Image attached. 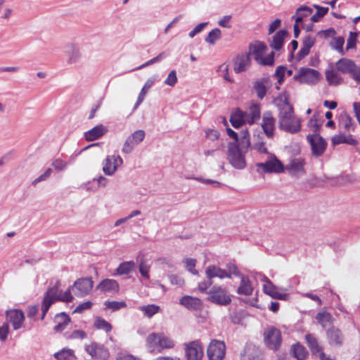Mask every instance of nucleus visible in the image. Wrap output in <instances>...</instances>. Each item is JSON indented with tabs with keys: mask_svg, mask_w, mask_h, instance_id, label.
<instances>
[{
	"mask_svg": "<svg viewBox=\"0 0 360 360\" xmlns=\"http://www.w3.org/2000/svg\"><path fill=\"white\" fill-rule=\"evenodd\" d=\"M278 109V127L281 130L290 134H295L301 129V120L294 114L292 105L288 98L280 95L275 101Z\"/></svg>",
	"mask_w": 360,
	"mask_h": 360,
	"instance_id": "nucleus-1",
	"label": "nucleus"
},
{
	"mask_svg": "<svg viewBox=\"0 0 360 360\" xmlns=\"http://www.w3.org/2000/svg\"><path fill=\"white\" fill-rule=\"evenodd\" d=\"M147 349L153 352L155 349L161 352L164 349H169L174 347V341L166 336L163 333H152L149 334L146 340Z\"/></svg>",
	"mask_w": 360,
	"mask_h": 360,
	"instance_id": "nucleus-2",
	"label": "nucleus"
},
{
	"mask_svg": "<svg viewBox=\"0 0 360 360\" xmlns=\"http://www.w3.org/2000/svg\"><path fill=\"white\" fill-rule=\"evenodd\" d=\"M248 52L247 54L253 56L255 61L261 65H272L274 63V53L271 52L267 56L264 57V55L267 49L266 44L259 41H255L249 45Z\"/></svg>",
	"mask_w": 360,
	"mask_h": 360,
	"instance_id": "nucleus-3",
	"label": "nucleus"
},
{
	"mask_svg": "<svg viewBox=\"0 0 360 360\" xmlns=\"http://www.w3.org/2000/svg\"><path fill=\"white\" fill-rule=\"evenodd\" d=\"M60 285V281H57L54 285L49 286L46 291L44 292V295L49 297L51 300L52 303L57 301H60L63 302H70L73 300V296L71 294V290H73V288H70V286L67 289L66 291L63 292L60 290L59 288Z\"/></svg>",
	"mask_w": 360,
	"mask_h": 360,
	"instance_id": "nucleus-4",
	"label": "nucleus"
},
{
	"mask_svg": "<svg viewBox=\"0 0 360 360\" xmlns=\"http://www.w3.org/2000/svg\"><path fill=\"white\" fill-rule=\"evenodd\" d=\"M207 295V300L218 305L227 306L231 302V296L226 289L219 285L212 286Z\"/></svg>",
	"mask_w": 360,
	"mask_h": 360,
	"instance_id": "nucleus-5",
	"label": "nucleus"
},
{
	"mask_svg": "<svg viewBox=\"0 0 360 360\" xmlns=\"http://www.w3.org/2000/svg\"><path fill=\"white\" fill-rule=\"evenodd\" d=\"M244 151L240 150L236 143H229L228 146V158L231 165L238 169H243L245 165Z\"/></svg>",
	"mask_w": 360,
	"mask_h": 360,
	"instance_id": "nucleus-6",
	"label": "nucleus"
},
{
	"mask_svg": "<svg viewBox=\"0 0 360 360\" xmlns=\"http://www.w3.org/2000/svg\"><path fill=\"white\" fill-rule=\"evenodd\" d=\"M294 79L300 83L314 85L321 79L319 71L309 68H300L298 72L294 75Z\"/></svg>",
	"mask_w": 360,
	"mask_h": 360,
	"instance_id": "nucleus-7",
	"label": "nucleus"
},
{
	"mask_svg": "<svg viewBox=\"0 0 360 360\" xmlns=\"http://www.w3.org/2000/svg\"><path fill=\"white\" fill-rule=\"evenodd\" d=\"M64 54L68 65H76L81 63L83 58L80 46L75 42H70L65 45Z\"/></svg>",
	"mask_w": 360,
	"mask_h": 360,
	"instance_id": "nucleus-8",
	"label": "nucleus"
},
{
	"mask_svg": "<svg viewBox=\"0 0 360 360\" xmlns=\"http://www.w3.org/2000/svg\"><path fill=\"white\" fill-rule=\"evenodd\" d=\"M264 341L269 349L277 350L282 342L281 331L273 326L266 328L264 332Z\"/></svg>",
	"mask_w": 360,
	"mask_h": 360,
	"instance_id": "nucleus-9",
	"label": "nucleus"
},
{
	"mask_svg": "<svg viewBox=\"0 0 360 360\" xmlns=\"http://www.w3.org/2000/svg\"><path fill=\"white\" fill-rule=\"evenodd\" d=\"M84 349L94 360H107L110 356L108 349L104 345L96 342L86 345Z\"/></svg>",
	"mask_w": 360,
	"mask_h": 360,
	"instance_id": "nucleus-10",
	"label": "nucleus"
},
{
	"mask_svg": "<svg viewBox=\"0 0 360 360\" xmlns=\"http://www.w3.org/2000/svg\"><path fill=\"white\" fill-rule=\"evenodd\" d=\"M256 167L265 173H281L285 169L283 163L274 155H269L266 161L257 163Z\"/></svg>",
	"mask_w": 360,
	"mask_h": 360,
	"instance_id": "nucleus-11",
	"label": "nucleus"
},
{
	"mask_svg": "<svg viewBox=\"0 0 360 360\" xmlns=\"http://www.w3.org/2000/svg\"><path fill=\"white\" fill-rule=\"evenodd\" d=\"M146 133L142 129H139L134 131L125 140L122 148V152L124 154L131 153L136 146L142 142L145 138Z\"/></svg>",
	"mask_w": 360,
	"mask_h": 360,
	"instance_id": "nucleus-12",
	"label": "nucleus"
},
{
	"mask_svg": "<svg viewBox=\"0 0 360 360\" xmlns=\"http://www.w3.org/2000/svg\"><path fill=\"white\" fill-rule=\"evenodd\" d=\"M94 281L91 277L80 278L75 281L70 288H73L74 293L77 297H83L87 295L92 290Z\"/></svg>",
	"mask_w": 360,
	"mask_h": 360,
	"instance_id": "nucleus-13",
	"label": "nucleus"
},
{
	"mask_svg": "<svg viewBox=\"0 0 360 360\" xmlns=\"http://www.w3.org/2000/svg\"><path fill=\"white\" fill-rule=\"evenodd\" d=\"M226 346L224 342L214 340L211 341L207 349L210 360H222L225 355Z\"/></svg>",
	"mask_w": 360,
	"mask_h": 360,
	"instance_id": "nucleus-14",
	"label": "nucleus"
},
{
	"mask_svg": "<svg viewBox=\"0 0 360 360\" xmlns=\"http://www.w3.org/2000/svg\"><path fill=\"white\" fill-rule=\"evenodd\" d=\"M123 163V160L120 155H108L103 162L102 170L105 174L113 175L117 169V167Z\"/></svg>",
	"mask_w": 360,
	"mask_h": 360,
	"instance_id": "nucleus-15",
	"label": "nucleus"
},
{
	"mask_svg": "<svg viewBox=\"0 0 360 360\" xmlns=\"http://www.w3.org/2000/svg\"><path fill=\"white\" fill-rule=\"evenodd\" d=\"M307 140L311 145L313 155L319 157L326 150L327 143L322 137L318 135H309Z\"/></svg>",
	"mask_w": 360,
	"mask_h": 360,
	"instance_id": "nucleus-16",
	"label": "nucleus"
},
{
	"mask_svg": "<svg viewBox=\"0 0 360 360\" xmlns=\"http://www.w3.org/2000/svg\"><path fill=\"white\" fill-rule=\"evenodd\" d=\"M185 352L187 360H202L203 356L202 347L197 340L186 344Z\"/></svg>",
	"mask_w": 360,
	"mask_h": 360,
	"instance_id": "nucleus-17",
	"label": "nucleus"
},
{
	"mask_svg": "<svg viewBox=\"0 0 360 360\" xmlns=\"http://www.w3.org/2000/svg\"><path fill=\"white\" fill-rule=\"evenodd\" d=\"M276 120L273 117L272 112L266 111L263 113L262 128L264 133L268 138H272L274 134Z\"/></svg>",
	"mask_w": 360,
	"mask_h": 360,
	"instance_id": "nucleus-18",
	"label": "nucleus"
},
{
	"mask_svg": "<svg viewBox=\"0 0 360 360\" xmlns=\"http://www.w3.org/2000/svg\"><path fill=\"white\" fill-rule=\"evenodd\" d=\"M304 165L305 161L304 158H294L290 160L286 166V169L290 174L298 176L305 174Z\"/></svg>",
	"mask_w": 360,
	"mask_h": 360,
	"instance_id": "nucleus-19",
	"label": "nucleus"
},
{
	"mask_svg": "<svg viewBox=\"0 0 360 360\" xmlns=\"http://www.w3.org/2000/svg\"><path fill=\"white\" fill-rule=\"evenodd\" d=\"M251 65V59L249 54L243 53L236 57L233 62V70L236 73L246 71Z\"/></svg>",
	"mask_w": 360,
	"mask_h": 360,
	"instance_id": "nucleus-20",
	"label": "nucleus"
},
{
	"mask_svg": "<svg viewBox=\"0 0 360 360\" xmlns=\"http://www.w3.org/2000/svg\"><path fill=\"white\" fill-rule=\"evenodd\" d=\"M6 316L12 324L14 330H18L22 327L25 320L24 313L20 309H12L7 311Z\"/></svg>",
	"mask_w": 360,
	"mask_h": 360,
	"instance_id": "nucleus-21",
	"label": "nucleus"
},
{
	"mask_svg": "<svg viewBox=\"0 0 360 360\" xmlns=\"http://www.w3.org/2000/svg\"><path fill=\"white\" fill-rule=\"evenodd\" d=\"M356 68V65L354 61L346 58H340L335 63V68L338 71L342 74H349L350 76H352Z\"/></svg>",
	"mask_w": 360,
	"mask_h": 360,
	"instance_id": "nucleus-22",
	"label": "nucleus"
},
{
	"mask_svg": "<svg viewBox=\"0 0 360 360\" xmlns=\"http://www.w3.org/2000/svg\"><path fill=\"white\" fill-rule=\"evenodd\" d=\"M326 336L328 343L331 346L340 347L342 345L344 335L340 329L335 327L328 329L326 332Z\"/></svg>",
	"mask_w": 360,
	"mask_h": 360,
	"instance_id": "nucleus-23",
	"label": "nucleus"
},
{
	"mask_svg": "<svg viewBox=\"0 0 360 360\" xmlns=\"http://www.w3.org/2000/svg\"><path fill=\"white\" fill-rule=\"evenodd\" d=\"M241 360H262L260 349L253 345H247L243 352L240 354Z\"/></svg>",
	"mask_w": 360,
	"mask_h": 360,
	"instance_id": "nucleus-24",
	"label": "nucleus"
},
{
	"mask_svg": "<svg viewBox=\"0 0 360 360\" xmlns=\"http://www.w3.org/2000/svg\"><path fill=\"white\" fill-rule=\"evenodd\" d=\"M316 37L310 34L306 35L302 42V47L297 53V60H301L306 57L310 52V49L316 43Z\"/></svg>",
	"mask_w": 360,
	"mask_h": 360,
	"instance_id": "nucleus-25",
	"label": "nucleus"
},
{
	"mask_svg": "<svg viewBox=\"0 0 360 360\" xmlns=\"http://www.w3.org/2000/svg\"><path fill=\"white\" fill-rule=\"evenodd\" d=\"M108 132V128L103 124H98L84 132V137L87 141H94L104 136Z\"/></svg>",
	"mask_w": 360,
	"mask_h": 360,
	"instance_id": "nucleus-26",
	"label": "nucleus"
},
{
	"mask_svg": "<svg viewBox=\"0 0 360 360\" xmlns=\"http://www.w3.org/2000/svg\"><path fill=\"white\" fill-rule=\"evenodd\" d=\"M205 275L207 279L212 280L214 278L223 279L224 278H231L230 274L225 269H222L216 265H210L205 269Z\"/></svg>",
	"mask_w": 360,
	"mask_h": 360,
	"instance_id": "nucleus-27",
	"label": "nucleus"
},
{
	"mask_svg": "<svg viewBox=\"0 0 360 360\" xmlns=\"http://www.w3.org/2000/svg\"><path fill=\"white\" fill-rule=\"evenodd\" d=\"M179 303L188 309L198 310L202 307V302L200 299L192 296L185 295L182 297Z\"/></svg>",
	"mask_w": 360,
	"mask_h": 360,
	"instance_id": "nucleus-28",
	"label": "nucleus"
},
{
	"mask_svg": "<svg viewBox=\"0 0 360 360\" xmlns=\"http://www.w3.org/2000/svg\"><path fill=\"white\" fill-rule=\"evenodd\" d=\"M246 112L237 108L233 112L230 116V122L234 128H239L244 124L248 123V120L245 117Z\"/></svg>",
	"mask_w": 360,
	"mask_h": 360,
	"instance_id": "nucleus-29",
	"label": "nucleus"
},
{
	"mask_svg": "<svg viewBox=\"0 0 360 360\" xmlns=\"http://www.w3.org/2000/svg\"><path fill=\"white\" fill-rule=\"evenodd\" d=\"M269 83L268 77L261 78L254 82L253 88L258 98L262 100L264 98L266 94L267 87Z\"/></svg>",
	"mask_w": 360,
	"mask_h": 360,
	"instance_id": "nucleus-30",
	"label": "nucleus"
},
{
	"mask_svg": "<svg viewBox=\"0 0 360 360\" xmlns=\"http://www.w3.org/2000/svg\"><path fill=\"white\" fill-rule=\"evenodd\" d=\"M246 112V119L248 124H252L258 121L261 117V107L259 104L252 103Z\"/></svg>",
	"mask_w": 360,
	"mask_h": 360,
	"instance_id": "nucleus-31",
	"label": "nucleus"
},
{
	"mask_svg": "<svg viewBox=\"0 0 360 360\" xmlns=\"http://www.w3.org/2000/svg\"><path fill=\"white\" fill-rule=\"evenodd\" d=\"M288 31L281 30L277 32L272 37V40L269 42L271 49L279 51L282 49L285 37L288 35Z\"/></svg>",
	"mask_w": 360,
	"mask_h": 360,
	"instance_id": "nucleus-32",
	"label": "nucleus"
},
{
	"mask_svg": "<svg viewBox=\"0 0 360 360\" xmlns=\"http://www.w3.org/2000/svg\"><path fill=\"white\" fill-rule=\"evenodd\" d=\"M70 316L65 312L56 314L54 318V322L56 323L53 328L54 331L57 333L63 331L70 323Z\"/></svg>",
	"mask_w": 360,
	"mask_h": 360,
	"instance_id": "nucleus-33",
	"label": "nucleus"
},
{
	"mask_svg": "<svg viewBox=\"0 0 360 360\" xmlns=\"http://www.w3.org/2000/svg\"><path fill=\"white\" fill-rule=\"evenodd\" d=\"M97 288L105 292H117L119 290V284L114 279L106 278L98 285Z\"/></svg>",
	"mask_w": 360,
	"mask_h": 360,
	"instance_id": "nucleus-34",
	"label": "nucleus"
},
{
	"mask_svg": "<svg viewBox=\"0 0 360 360\" xmlns=\"http://www.w3.org/2000/svg\"><path fill=\"white\" fill-rule=\"evenodd\" d=\"M252 292L253 288L249 278L247 276L242 275L240 285L237 289L238 294L249 296L252 295Z\"/></svg>",
	"mask_w": 360,
	"mask_h": 360,
	"instance_id": "nucleus-35",
	"label": "nucleus"
},
{
	"mask_svg": "<svg viewBox=\"0 0 360 360\" xmlns=\"http://www.w3.org/2000/svg\"><path fill=\"white\" fill-rule=\"evenodd\" d=\"M305 341L307 346L313 354H317L322 352V347L320 346L319 341L314 334L308 333L305 335Z\"/></svg>",
	"mask_w": 360,
	"mask_h": 360,
	"instance_id": "nucleus-36",
	"label": "nucleus"
},
{
	"mask_svg": "<svg viewBox=\"0 0 360 360\" xmlns=\"http://www.w3.org/2000/svg\"><path fill=\"white\" fill-rule=\"evenodd\" d=\"M338 72L337 69L334 70L333 68L326 70V79L330 85H339L342 82L343 79Z\"/></svg>",
	"mask_w": 360,
	"mask_h": 360,
	"instance_id": "nucleus-37",
	"label": "nucleus"
},
{
	"mask_svg": "<svg viewBox=\"0 0 360 360\" xmlns=\"http://www.w3.org/2000/svg\"><path fill=\"white\" fill-rule=\"evenodd\" d=\"M155 78H149L145 82L143 88L141 89V90L138 96L137 101L134 106V110H135L141 105V103L143 101L148 91L153 85V84L155 83Z\"/></svg>",
	"mask_w": 360,
	"mask_h": 360,
	"instance_id": "nucleus-38",
	"label": "nucleus"
},
{
	"mask_svg": "<svg viewBox=\"0 0 360 360\" xmlns=\"http://www.w3.org/2000/svg\"><path fill=\"white\" fill-rule=\"evenodd\" d=\"M313 13V9L307 6H301L296 10L295 15L292 16L295 18L296 23L302 22L304 19L309 17Z\"/></svg>",
	"mask_w": 360,
	"mask_h": 360,
	"instance_id": "nucleus-39",
	"label": "nucleus"
},
{
	"mask_svg": "<svg viewBox=\"0 0 360 360\" xmlns=\"http://www.w3.org/2000/svg\"><path fill=\"white\" fill-rule=\"evenodd\" d=\"M56 360H76L77 356L73 349L63 348L53 354Z\"/></svg>",
	"mask_w": 360,
	"mask_h": 360,
	"instance_id": "nucleus-40",
	"label": "nucleus"
},
{
	"mask_svg": "<svg viewBox=\"0 0 360 360\" xmlns=\"http://www.w3.org/2000/svg\"><path fill=\"white\" fill-rule=\"evenodd\" d=\"M339 126L346 131H350L354 129V122L352 118L347 114L340 115Z\"/></svg>",
	"mask_w": 360,
	"mask_h": 360,
	"instance_id": "nucleus-41",
	"label": "nucleus"
},
{
	"mask_svg": "<svg viewBox=\"0 0 360 360\" xmlns=\"http://www.w3.org/2000/svg\"><path fill=\"white\" fill-rule=\"evenodd\" d=\"M291 352L292 356L297 360H304L308 355V352L306 348L300 343L292 346Z\"/></svg>",
	"mask_w": 360,
	"mask_h": 360,
	"instance_id": "nucleus-42",
	"label": "nucleus"
},
{
	"mask_svg": "<svg viewBox=\"0 0 360 360\" xmlns=\"http://www.w3.org/2000/svg\"><path fill=\"white\" fill-rule=\"evenodd\" d=\"M316 319L323 328H326L333 323V317L327 311L319 312L316 316Z\"/></svg>",
	"mask_w": 360,
	"mask_h": 360,
	"instance_id": "nucleus-43",
	"label": "nucleus"
},
{
	"mask_svg": "<svg viewBox=\"0 0 360 360\" xmlns=\"http://www.w3.org/2000/svg\"><path fill=\"white\" fill-rule=\"evenodd\" d=\"M135 269V263L133 261L122 262L116 269L118 275L128 274Z\"/></svg>",
	"mask_w": 360,
	"mask_h": 360,
	"instance_id": "nucleus-44",
	"label": "nucleus"
},
{
	"mask_svg": "<svg viewBox=\"0 0 360 360\" xmlns=\"http://www.w3.org/2000/svg\"><path fill=\"white\" fill-rule=\"evenodd\" d=\"M261 280L265 282L263 285V290L264 293L273 297L276 292H277V287L274 285L266 276L263 275Z\"/></svg>",
	"mask_w": 360,
	"mask_h": 360,
	"instance_id": "nucleus-45",
	"label": "nucleus"
},
{
	"mask_svg": "<svg viewBox=\"0 0 360 360\" xmlns=\"http://www.w3.org/2000/svg\"><path fill=\"white\" fill-rule=\"evenodd\" d=\"M108 182V179L106 177L103 176H100L98 178H95L93 179V184H96V186L94 187H90V184H91L92 182H88L86 184V188L88 191H96L99 187H105Z\"/></svg>",
	"mask_w": 360,
	"mask_h": 360,
	"instance_id": "nucleus-46",
	"label": "nucleus"
},
{
	"mask_svg": "<svg viewBox=\"0 0 360 360\" xmlns=\"http://www.w3.org/2000/svg\"><path fill=\"white\" fill-rule=\"evenodd\" d=\"M139 309L148 318H151L160 311V307L155 304L143 305L139 307Z\"/></svg>",
	"mask_w": 360,
	"mask_h": 360,
	"instance_id": "nucleus-47",
	"label": "nucleus"
},
{
	"mask_svg": "<svg viewBox=\"0 0 360 360\" xmlns=\"http://www.w3.org/2000/svg\"><path fill=\"white\" fill-rule=\"evenodd\" d=\"M345 43V39L342 37H333L330 45L333 49L338 51L341 55H345V51L343 50V45Z\"/></svg>",
	"mask_w": 360,
	"mask_h": 360,
	"instance_id": "nucleus-48",
	"label": "nucleus"
},
{
	"mask_svg": "<svg viewBox=\"0 0 360 360\" xmlns=\"http://www.w3.org/2000/svg\"><path fill=\"white\" fill-rule=\"evenodd\" d=\"M94 327L98 330H103L107 333L112 330V326L110 323L99 316L95 319Z\"/></svg>",
	"mask_w": 360,
	"mask_h": 360,
	"instance_id": "nucleus-49",
	"label": "nucleus"
},
{
	"mask_svg": "<svg viewBox=\"0 0 360 360\" xmlns=\"http://www.w3.org/2000/svg\"><path fill=\"white\" fill-rule=\"evenodd\" d=\"M105 309H110L112 311H117L122 308L127 307V304L124 301H105L104 302Z\"/></svg>",
	"mask_w": 360,
	"mask_h": 360,
	"instance_id": "nucleus-50",
	"label": "nucleus"
},
{
	"mask_svg": "<svg viewBox=\"0 0 360 360\" xmlns=\"http://www.w3.org/2000/svg\"><path fill=\"white\" fill-rule=\"evenodd\" d=\"M221 30L218 28H214L208 33V35L207 36L205 40L210 44L213 45L215 44L217 40L221 38Z\"/></svg>",
	"mask_w": 360,
	"mask_h": 360,
	"instance_id": "nucleus-51",
	"label": "nucleus"
},
{
	"mask_svg": "<svg viewBox=\"0 0 360 360\" xmlns=\"http://www.w3.org/2000/svg\"><path fill=\"white\" fill-rule=\"evenodd\" d=\"M314 7L316 8V13L311 17V20L312 22H318L320 19L327 14L328 11V8L322 7L318 5H315Z\"/></svg>",
	"mask_w": 360,
	"mask_h": 360,
	"instance_id": "nucleus-52",
	"label": "nucleus"
},
{
	"mask_svg": "<svg viewBox=\"0 0 360 360\" xmlns=\"http://www.w3.org/2000/svg\"><path fill=\"white\" fill-rule=\"evenodd\" d=\"M53 304L51 300L47 296L44 295L43 300L41 302V316L40 319L42 321L44 319L46 313L48 312L49 308Z\"/></svg>",
	"mask_w": 360,
	"mask_h": 360,
	"instance_id": "nucleus-53",
	"label": "nucleus"
},
{
	"mask_svg": "<svg viewBox=\"0 0 360 360\" xmlns=\"http://www.w3.org/2000/svg\"><path fill=\"white\" fill-rule=\"evenodd\" d=\"M186 269L193 275H198V271L195 269L196 260L193 258H186L184 261Z\"/></svg>",
	"mask_w": 360,
	"mask_h": 360,
	"instance_id": "nucleus-54",
	"label": "nucleus"
},
{
	"mask_svg": "<svg viewBox=\"0 0 360 360\" xmlns=\"http://www.w3.org/2000/svg\"><path fill=\"white\" fill-rule=\"evenodd\" d=\"M167 54L165 52H161L160 53H159L156 57L149 60L148 61H147L146 63L142 64L141 65H140L139 67H138L137 68H136L135 70H140V69H142L143 68H146L148 65H153L155 63H158L159 61H160L161 60H162L163 58H165L166 57Z\"/></svg>",
	"mask_w": 360,
	"mask_h": 360,
	"instance_id": "nucleus-55",
	"label": "nucleus"
},
{
	"mask_svg": "<svg viewBox=\"0 0 360 360\" xmlns=\"http://www.w3.org/2000/svg\"><path fill=\"white\" fill-rule=\"evenodd\" d=\"M176 72L174 70L169 72L164 83L169 86H174L177 82Z\"/></svg>",
	"mask_w": 360,
	"mask_h": 360,
	"instance_id": "nucleus-56",
	"label": "nucleus"
},
{
	"mask_svg": "<svg viewBox=\"0 0 360 360\" xmlns=\"http://www.w3.org/2000/svg\"><path fill=\"white\" fill-rule=\"evenodd\" d=\"M139 269L141 275L146 279H149L150 266L143 259H141L139 264Z\"/></svg>",
	"mask_w": 360,
	"mask_h": 360,
	"instance_id": "nucleus-57",
	"label": "nucleus"
},
{
	"mask_svg": "<svg viewBox=\"0 0 360 360\" xmlns=\"http://www.w3.org/2000/svg\"><path fill=\"white\" fill-rule=\"evenodd\" d=\"M237 145L239 146L240 150L244 151L245 153L247 151L248 148L250 146V138H244L239 139L237 141Z\"/></svg>",
	"mask_w": 360,
	"mask_h": 360,
	"instance_id": "nucleus-58",
	"label": "nucleus"
},
{
	"mask_svg": "<svg viewBox=\"0 0 360 360\" xmlns=\"http://www.w3.org/2000/svg\"><path fill=\"white\" fill-rule=\"evenodd\" d=\"M208 24V22H201L197 25L193 30H191L188 36L191 38H193L196 34L200 33L204 28L206 27V25Z\"/></svg>",
	"mask_w": 360,
	"mask_h": 360,
	"instance_id": "nucleus-59",
	"label": "nucleus"
},
{
	"mask_svg": "<svg viewBox=\"0 0 360 360\" xmlns=\"http://www.w3.org/2000/svg\"><path fill=\"white\" fill-rule=\"evenodd\" d=\"M86 333L82 330H76L72 332L68 337L69 339H84L86 338Z\"/></svg>",
	"mask_w": 360,
	"mask_h": 360,
	"instance_id": "nucleus-60",
	"label": "nucleus"
},
{
	"mask_svg": "<svg viewBox=\"0 0 360 360\" xmlns=\"http://www.w3.org/2000/svg\"><path fill=\"white\" fill-rule=\"evenodd\" d=\"M52 166L56 170L62 171L64 170L67 167V162L60 159H56L52 162Z\"/></svg>",
	"mask_w": 360,
	"mask_h": 360,
	"instance_id": "nucleus-61",
	"label": "nucleus"
},
{
	"mask_svg": "<svg viewBox=\"0 0 360 360\" xmlns=\"http://www.w3.org/2000/svg\"><path fill=\"white\" fill-rule=\"evenodd\" d=\"M285 68L284 66H278L275 72V76L278 79V82L281 84L284 80Z\"/></svg>",
	"mask_w": 360,
	"mask_h": 360,
	"instance_id": "nucleus-62",
	"label": "nucleus"
},
{
	"mask_svg": "<svg viewBox=\"0 0 360 360\" xmlns=\"http://www.w3.org/2000/svg\"><path fill=\"white\" fill-rule=\"evenodd\" d=\"M92 306V302L87 301L79 304L74 310L73 313H82L84 310L89 309Z\"/></svg>",
	"mask_w": 360,
	"mask_h": 360,
	"instance_id": "nucleus-63",
	"label": "nucleus"
},
{
	"mask_svg": "<svg viewBox=\"0 0 360 360\" xmlns=\"http://www.w3.org/2000/svg\"><path fill=\"white\" fill-rule=\"evenodd\" d=\"M347 141V137L344 134H338L333 136L331 139L332 144L334 146L340 143H345Z\"/></svg>",
	"mask_w": 360,
	"mask_h": 360,
	"instance_id": "nucleus-64",
	"label": "nucleus"
}]
</instances>
